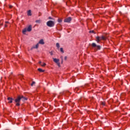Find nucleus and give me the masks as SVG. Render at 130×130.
<instances>
[{
  "label": "nucleus",
  "instance_id": "obj_24",
  "mask_svg": "<svg viewBox=\"0 0 130 130\" xmlns=\"http://www.w3.org/2000/svg\"><path fill=\"white\" fill-rule=\"evenodd\" d=\"M39 64H40L41 66L42 64V62L41 61H40L39 62Z\"/></svg>",
  "mask_w": 130,
  "mask_h": 130
},
{
  "label": "nucleus",
  "instance_id": "obj_22",
  "mask_svg": "<svg viewBox=\"0 0 130 130\" xmlns=\"http://www.w3.org/2000/svg\"><path fill=\"white\" fill-rule=\"evenodd\" d=\"M49 53L51 55H53V52L52 51L49 52Z\"/></svg>",
  "mask_w": 130,
  "mask_h": 130
},
{
  "label": "nucleus",
  "instance_id": "obj_21",
  "mask_svg": "<svg viewBox=\"0 0 130 130\" xmlns=\"http://www.w3.org/2000/svg\"><path fill=\"white\" fill-rule=\"evenodd\" d=\"M57 66L59 67H60V63H59V62H58V63H56Z\"/></svg>",
  "mask_w": 130,
  "mask_h": 130
},
{
  "label": "nucleus",
  "instance_id": "obj_11",
  "mask_svg": "<svg viewBox=\"0 0 130 130\" xmlns=\"http://www.w3.org/2000/svg\"><path fill=\"white\" fill-rule=\"evenodd\" d=\"M38 71H39V72H40L41 73H43V72H45V70H43L41 69V68H39L38 69Z\"/></svg>",
  "mask_w": 130,
  "mask_h": 130
},
{
  "label": "nucleus",
  "instance_id": "obj_9",
  "mask_svg": "<svg viewBox=\"0 0 130 130\" xmlns=\"http://www.w3.org/2000/svg\"><path fill=\"white\" fill-rule=\"evenodd\" d=\"M53 61L55 62V63H57L59 62V60L58 59L53 58Z\"/></svg>",
  "mask_w": 130,
  "mask_h": 130
},
{
  "label": "nucleus",
  "instance_id": "obj_31",
  "mask_svg": "<svg viewBox=\"0 0 130 130\" xmlns=\"http://www.w3.org/2000/svg\"><path fill=\"white\" fill-rule=\"evenodd\" d=\"M21 77H24V75L21 74Z\"/></svg>",
  "mask_w": 130,
  "mask_h": 130
},
{
  "label": "nucleus",
  "instance_id": "obj_13",
  "mask_svg": "<svg viewBox=\"0 0 130 130\" xmlns=\"http://www.w3.org/2000/svg\"><path fill=\"white\" fill-rule=\"evenodd\" d=\"M56 46L57 48H58V49H59V47H60V46L59 45V43H57L56 44Z\"/></svg>",
  "mask_w": 130,
  "mask_h": 130
},
{
  "label": "nucleus",
  "instance_id": "obj_17",
  "mask_svg": "<svg viewBox=\"0 0 130 130\" xmlns=\"http://www.w3.org/2000/svg\"><path fill=\"white\" fill-rule=\"evenodd\" d=\"M89 33H94V34H96V33L94 31V30L89 31Z\"/></svg>",
  "mask_w": 130,
  "mask_h": 130
},
{
  "label": "nucleus",
  "instance_id": "obj_23",
  "mask_svg": "<svg viewBox=\"0 0 130 130\" xmlns=\"http://www.w3.org/2000/svg\"><path fill=\"white\" fill-rule=\"evenodd\" d=\"M2 22H3V21H0V25H1V26H3V23H2Z\"/></svg>",
  "mask_w": 130,
  "mask_h": 130
},
{
  "label": "nucleus",
  "instance_id": "obj_18",
  "mask_svg": "<svg viewBox=\"0 0 130 130\" xmlns=\"http://www.w3.org/2000/svg\"><path fill=\"white\" fill-rule=\"evenodd\" d=\"M61 63H62V62H63V57L61 56Z\"/></svg>",
  "mask_w": 130,
  "mask_h": 130
},
{
  "label": "nucleus",
  "instance_id": "obj_4",
  "mask_svg": "<svg viewBox=\"0 0 130 130\" xmlns=\"http://www.w3.org/2000/svg\"><path fill=\"white\" fill-rule=\"evenodd\" d=\"M106 37L102 36V37H96V42L99 43L100 40H106Z\"/></svg>",
  "mask_w": 130,
  "mask_h": 130
},
{
  "label": "nucleus",
  "instance_id": "obj_25",
  "mask_svg": "<svg viewBox=\"0 0 130 130\" xmlns=\"http://www.w3.org/2000/svg\"><path fill=\"white\" fill-rule=\"evenodd\" d=\"M67 58H68V57L65 56L64 58V60H67Z\"/></svg>",
  "mask_w": 130,
  "mask_h": 130
},
{
  "label": "nucleus",
  "instance_id": "obj_26",
  "mask_svg": "<svg viewBox=\"0 0 130 130\" xmlns=\"http://www.w3.org/2000/svg\"><path fill=\"white\" fill-rule=\"evenodd\" d=\"M9 8L10 9H12V8H13V6L12 5L9 6Z\"/></svg>",
  "mask_w": 130,
  "mask_h": 130
},
{
  "label": "nucleus",
  "instance_id": "obj_12",
  "mask_svg": "<svg viewBox=\"0 0 130 130\" xmlns=\"http://www.w3.org/2000/svg\"><path fill=\"white\" fill-rule=\"evenodd\" d=\"M27 16H32V14H31V10H28V11Z\"/></svg>",
  "mask_w": 130,
  "mask_h": 130
},
{
  "label": "nucleus",
  "instance_id": "obj_16",
  "mask_svg": "<svg viewBox=\"0 0 130 130\" xmlns=\"http://www.w3.org/2000/svg\"><path fill=\"white\" fill-rule=\"evenodd\" d=\"M60 50L61 52H62V53H63V52H64V51H63V49L62 48H60Z\"/></svg>",
  "mask_w": 130,
  "mask_h": 130
},
{
  "label": "nucleus",
  "instance_id": "obj_1",
  "mask_svg": "<svg viewBox=\"0 0 130 130\" xmlns=\"http://www.w3.org/2000/svg\"><path fill=\"white\" fill-rule=\"evenodd\" d=\"M21 100H22V101H26L27 99L23 95H18L17 98L14 100L15 102L16 103V106H20V102H21Z\"/></svg>",
  "mask_w": 130,
  "mask_h": 130
},
{
  "label": "nucleus",
  "instance_id": "obj_15",
  "mask_svg": "<svg viewBox=\"0 0 130 130\" xmlns=\"http://www.w3.org/2000/svg\"><path fill=\"white\" fill-rule=\"evenodd\" d=\"M36 23H39V24H40V23H41V20H37L36 21Z\"/></svg>",
  "mask_w": 130,
  "mask_h": 130
},
{
  "label": "nucleus",
  "instance_id": "obj_28",
  "mask_svg": "<svg viewBox=\"0 0 130 130\" xmlns=\"http://www.w3.org/2000/svg\"><path fill=\"white\" fill-rule=\"evenodd\" d=\"M5 23H6V24H8V23H9V21H6Z\"/></svg>",
  "mask_w": 130,
  "mask_h": 130
},
{
  "label": "nucleus",
  "instance_id": "obj_7",
  "mask_svg": "<svg viewBox=\"0 0 130 130\" xmlns=\"http://www.w3.org/2000/svg\"><path fill=\"white\" fill-rule=\"evenodd\" d=\"M38 47H39V44H37L35 46H32L30 50H33V49H37V48H38Z\"/></svg>",
  "mask_w": 130,
  "mask_h": 130
},
{
  "label": "nucleus",
  "instance_id": "obj_14",
  "mask_svg": "<svg viewBox=\"0 0 130 130\" xmlns=\"http://www.w3.org/2000/svg\"><path fill=\"white\" fill-rule=\"evenodd\" d=\"M58 23H61V22H62V19L61 18L58 19Z\"/></svg>",
  "mask_w": 130,
  "mask_h": 130
},
{
  "label": "nucleus",
  "instance_id": "obj_19",
  "mask_svg": "<svg viewBox=\"0 0 130 130\" xmlns=\"http://www.w3.org/2000/svg\"><path fill=\"white\" fill-rule=\"evenodd\" d=\"M41 66L42 67H45V66H46V63H43V64H42Z\"/></svg>",
  "mask_w": 130,
  "mask_h": 130
},
{
  "label": "nucleus",
  "instance_id": "obj_30",
  "mask_svg": "<svg viewBox=\"0 0 130 130\" xmlns=\"http://www.w3.org/2000/svg\"><path fill=\"white\" fill-rule=\"evenodd\" d=\"M103 105H105V104L104 103H102Z\"/></svg>",
  "mask_w": 130,
  "mask_h": 130
},
{
  "label": "nucleus",
  "instance_id": "obj_6",
  "mask_svg": "<svg viewBox=\"0 0 130 130\" xmlns=\"http://www.w3.org/2000/svg\"><path fill=\"white\" fill-rule=\"evenodd\" d=\"M71 21H72V17H69L64 20V22L65 23H70V22H71Z\"/></svg>",
  "mask_w": 130,
  "mask_h": 130
},
{
  "label": "nucleus",
  "instance_id": "obj_3",
  "mask_svg": "<svg viewBox=\"0 0 130 130\" xmlns=\"http://www.w3.org/2000/svg\"><path fill=\"white\" fill-rule=\"evenodd\" d=\"M47 26L48 27H54V22L52 21V20H49L47 22Z\"/></svg>",
  "mask_w": 130,
  "mask_h": 130
},
{
  "label": "nucleus",
  "instance_id": "obj_5",
  "mask_svg": "<svg viewBox=\"0 0 130 130\" xmlns=\"http://www.w3.org/2000/svg\"><path fill=\"white\" fill-rule=\"evenodd\" d=\"M91 46L93 47H96V49H98V50H100V49H101V46H98L95 43H92Z\"/></svg>",
  "mask_w": 130,
  "mask_h": 130
},
{
  "label": "nucleus",
  "instance_id": "obj_20",
  "mask_svg": "<svg viewBox=\"0 0 130 130\" xmlns=\"http://www.w3.org/2000/svg\"><path fill=\"white\" fill-rule=\"evenodd\" d=\"M35 84V81H32V83L31 84V86H33V85Z\"/></svg>",
  "mask_w": 130,
  "mask_h": 130
},
{
  "label": "nucleus",
  "instance_id": "obj_27",
  "mask_svg": "<svg viewBox=\"0 0 130 130\" xmlns=\"http://www.w3.org/2000/svg\"><path fill=\"white\" fill-rule=\"evenodd\" d=\"M48 18H49V20H52V18H51V17H50V16Z\"/></svg>",
  "mask_w": 130,
  "mask_h": 130
},
{
  "label": "nucleus",
  "instance_id": "obj_32",
  "mask_svg": "<svg viewBox=\"0 0 130 130\" xmlns=\"http://www.w3.org/2000/svg\"><path fill=\"white\" fill-rule=\"evenodd\" d=\"M61 30H62V29L61 28V29H59V31H61Z\"/></svg>",
  "mask_w": 130,
  "mask_h": 130
},
{
  "label": "nucleus",
  "instance_id": "obj_8",
  "mask_svg": "<svg viewBox=\"0 0 130 130\" xmlns=\"http://www.w3.org/2000/svg\"><path fill=\"white\" fill-rule=\"evenodd\" d=\"M7 100L9 101L8 103H13V100H14V99L9 97Z\"/></svg>",
  "mask_w": 130,
  "mask_h": 130
},
{
  "label": "nucleus",
  "instance_id": "obj_2",
  "mask_svg": "<svg viewBox=\"0 0 130 130\" xmlns=\"http://www.w3.org/2000/svg\"><path fill=\"white\" fill-rule=\"evenodd\" d=\"M31 31H32V25H29L27 28H25L22 30V33L26 34V32H31Z\"/></svg>",
  "mask_w": 130,
  "mask_h": 130
},
{
  "label": "nucleus",
  "instance_id": "obj_10",
  "mask_svg": "<svg viewBox=\"0 0 130 130\" xmlns=\"http://www.w3.org/2000/svg\"><path fill=\"white\" fill-rule=\"evenodd\" d=\"M38 44L43 45L44 44V41L43 40V39H41V40H40V41L39 42V43Z\"/></svg>",
  "mask_w": 130,
  "mask_h": 130
},
{
  "label": "nucleus",
  "instance_id": "obj_33",
  "mask_svg": "<svg viewBox=\"0 0 130 130\" xmlns=\"http://www.w3.org/2000/svg\"><path fill=\"white\" fill-rule=\"evenodd\" d=\"M40 1H41V0H40Z\"/></svg>",
  "mask_w": 130,
  "mask_h": 130
},
{
  "label": "nucleus",
  "instance_id": "obj_29",
  "mask_svg": "<svg viewBox=\"0 0 130 130\" xmlns=\"http://www.w3.org/2000/svg\"><path fill=\"white\" fill-rule=\"evenodd\" d=\"M5 27H8V25L7 24H5Z\"/></svg>",
  "mask_w": 130,
  "mask_h": 130
}]
</instances>
